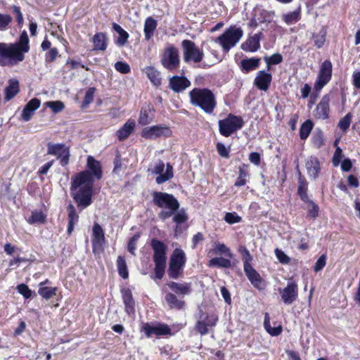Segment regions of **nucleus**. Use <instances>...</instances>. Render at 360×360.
<instances>
[{
    "label": "nucleus",
    "mask_w": 360,
    "mask_h": 360,
    "mask_svg": "<svg viewBox=\"0 0 360 360\" xmlns=\"http://www.w3.org/2000/svg\"><path fill=\"white\" fill-rule=\"evenodd\" d=\"M87 167L89 170L82 172L72 178L71 184L72 196L81 209L91 204L94 177L97 179L102 177L101 164L91 156L87 158Z\"/></svg>",
    "instance_id": "obj_1"
},
{
    "label": "nucleus",
    "mask_w": 360,
    "mask_h": 360,
    "mask_svg": "<svg viewBox=\"0 0 360 360\" xmlns=\"http://www.w3.org/2000/svg\"><path fill=\"white\" fill-rule=\"evenodd\" d=\"M30 51L29 38L26 31H23L18 42H0V65L14 66L25 59V53Z\"/></svg>",
    "instance_id": "obj_2"
},
{
    "label": "nucleus",
    "mask_w": 360,
    "mask_h": 360,
    "mask_svg": "<svg viewBox=\"0 0 360 360\" xmlns=\"http://www.w3.org/2000/svg\"><path fill=\"white\" fill-rule=\"evenodd\" d=\"M191 103L207 114H212L217 106L214 94L208 89L195 88L189 92Z\"/></svg>",
    "instance_id": "obj_3"
},
{
    "label": "nucleus",
    "mask_w": 360,
    "mask_h": 360,
    "mask_svg": "<svg viewBox=\"0 0 360 360\" xmlns=\"http://www.w3.org/2000/svg\"><path fill=\"white\" fill-rule=\"evenodd\" d=\"M153 201L155 205L162 209L158 214L162 220L172 217L179 207V203L176 198L167 193L154 192Z\"/></svg>",
    "instance_id": "obj_4"
},
{
    "label": "nucleus",
    "mask_w": 360,
    "mask_h": 360,
    "mask_svg": "<svg viewBox=\"0 0 360 360\" xmlns=\"http://www.w3.org/2000/svg\"><path fill=\"white\" fill-rule=\"evenodd\" d=\"M243 36V31L240 27L231 26L216 39L215 42L221 46L224 51L228 52L238 43Z\"/></svg>",
    "instance_id": "obj_5"
},
{
    "label": "nucleus",
    "mask_w": 360,
    "mask_h": 360,
    "mask_svg": "<svg viewBox=\"0 0 360 360\" xmlns=\"http://www.w3.org/2000/svg\"><path fill=\"white\" fill-rule=\"evenodd\" d=\"M243 124L240 117L229 114L226 118L219 121V130L222 136L228 137L240 129Z\"/></svg>",
    "instance_id": "obj_6"
},
{
    "label": "nucleus",
    "mask_w": 360,
    "mask_h": 360,
    "mask_svg": "<svg viewBox=\"0 0 360 360\" xmlns=\"http://www.w3.org/2000/svg\"><path fill=\"white\" fill-rule=\"evenodd\" d=\"M186 262L185 252L179 248H176L171 256L168 274L172 278H177L181 274Z\"/></svg>",
    "instance_id": "obj_7"
},
{
    "label": "nucleus",
    "mask_w": 360,
    "mask_h": 360,
    "mask_svg": "<svg viewBox=\"0 0 360 360\" xmlns=\"http://www.w3.org/2000/svg\"><path fill=\"white\" fill-rule=\"evenodd\" d=\"M160 63L169 70L176 69L180 63L178 49L172 44H167L161 56Z\"/></svg>",
    "instance_id": "obj_8"
},
{
    "label": "nucleus",
    "mask_w": 360,
    "mask_h": 360,
    "mask_svg": "<svg viewBox=\"0 0 360 360\" xmlns=\"http://www.w3.org/2000/svg\"><path fill=\"white\" fill-rule=\"evenodd\" d=\"M183 48L184 60L186 63H200L203 58V51L199 49L195 43L191 40L185 39L181 42Z\"/></svg>",
    "instance_id": "obj_9"
},
{
    "label": "nucleus",
    "mask_w": 360,
    "mask_h": 360,
    "mask_svg": "<svg viewBox=\"0 0 360 360\" xmlns=\"http://www.w3.org/2000/svg\"><path fill=\"white\" fill-rule=\"evenodd\" d=\"M333 65L329 60H324L320 67L314 88L316 91H320L331 79Z\"/></svg>",
    "instance_id": "obj_10"
},
{
    "label": "nucleus",
    "mask_w": 360,
    "mask_h": 360,
    "mask_svg": "<svg viewBox=\"0 0 360 360\" xmlns=\"http://www.w3.org/2000/svg\"><path fill=\"white\" fill-rule=\"evenodd\" d=\"M47 153L49 155L56 156L62 166H66L69 162L70 149L64 143H48Z\"/></svg>",
    "instance_id": "obj_11"
},
{
    "label": "nucleus",
    "mask_w": 360,
    "mask_h": 360,
    "mask_svg": "<svg viewBox=\"0 0 360 360\" xmlns=\"http://www.w3.org/2000/svg\"><path fill=\"white\" fill-rule=\"evenodd\" d=\"M165 170V164L162 161L159 160L155 162V165L148 169L153 174H158L155 179V181L158 184H163L173 177V167L169 163L167 164L166 170Z\"/></svg>",
    "instance_id": "obj_12"
},
{
    "label": "nucleus",
    "mask_w": 360,
    "mask_h": 360,
    "mask_svg": "<svg viewBox=\"0 0 360 360\" xmlns=\"http://www.w3.org/2000/svg\"><path fill=\"white\" fill-rule=\"evenodd\" d=\"M278 292L282 301L287 305L292 304L298 297L297 285L292 279L288 281L286 287L279 288Z\"/></svg>",
    "instance_id": "obj_13"
},
{
    "label": "nucleus",
    "mask_w": 360,
    "mask_h": 360,
    "mask_svg": "<svg viewBox=\"0 0 360 360\" xmlns=\"http://www.w3.org/2000/svg\"><path fill=\"white\" fill-rule=\"evenodd\" d=\"M172 134L170 129L167 127L155 125L143 129L141 136L147 139H155L162 136L169 137Z\"/></svg>",
    "instance_id": "obj_14"
},
{
    "label": "nucleus",
    "mask_w": 360,
    "mask_h": 360,
    "mask_svg": "<svg viewBox=\"0 0 360 360\" xmlns=\"http://www.w3.org/2000/svg\"><path fill=\"white\" fill-rule=\"evenodd\" d=\"M141 330L145 333L147 338H150L153 335L161 336L171 334L169 327L163 323L152 324L146 323L142 326Z\"/></svg>",
    "instance_id": "obj_15"
},
{
    "label": "nucleus",
    "mask_w": 360,
    "mask_h": 360,
    "mask_svg": "<svg viewBox=\"0 0 360 360\" xmlns=\"http://www.w3.org/2000/svg\"><path fill=\"white\" fill-rule=\"evenodd\" d=\"M272 75L265 70H259L254 79V84L261 91H266L271 84Z\"/></svg>",
    "instance_id": "obj_16"
},
{
    "label": "nucleus",
    "mask_w": 360,
    "mask_h": 360,
    "mask_svg": "<svg viewBox=\"0 0 360 360\" xmlns=\"http://www.w3.org/2000/svg\"><path fill=\"white\" fill-rule=\"evenodd\" d=\"M330 101V95H324L320 102L316 105L315 109L314 115L316 118L321 120H326L328 117L330 107L329 103Z\"/></svg>",
    "instance_id": "obj_17"
},
{
    "label": "nucleus",
    "mask_w": 360,
    "mask_h": 360,
    "mask_svg": "<svg viewBox=\"0 0 360 360\" xmlns=\"http://www.w3.org/2000/svg\"><path fill=\"white\" fill-rule=\"evenodd\" d=\"M169 87L176 93L184 91L190 86V81L185 77L173 76L169 79Z\"/></svg>",
    "instance_id": "obj_18"
},
{
    "label": "nucleus",
    "mask_w": 360,
    "mask_h": 360,
    "mask_svg": "<svg viewBox=\"0 0 360 360\" xmlns=\"http://www.w3.org/2000/svg\"><path fill=\"white\" fill-rule=\"evenodd\" d=\"M243 269L247 278L254 287L259 290L264 288V283L262 277L252 266L243 268Z\"/></svg>",
    "instance_id": "obj_19"
},
{
    "label": "nucleus",
    "mask_w": 360,
    "mask_h": 360,
    "mask_svg": "<svg viewBox=\"0 0 360 360\" xmlns=\"http://www.w3.org/2000/svg\"><path fill=\"white\" fill-rule=\"evenodd\" d=\"M262 32L255 34L250 37L241 44V49L247 52H255L260 48Z\"/></svg>",
    "instance_id": "obj_20"
},
{
    "label": "nucleus",
    "mask_w": 360,
    "mask_h": 360,
    "mask_svg": "<svg viewBox=\"0 0 360 360\" xmlns=\"http://www.w3.org/2000/svg\"><path fill=\"white\" fill-rule=\"evenodd\" d=\"M151 245L154 251V262H166V248L165 244L158 240L153 239Z\"/></svg>",
    "instance_id": "obj_21"
},
{
    "label": "nucleus",
    "mask_w": 360,
    "mask_h": 360,
    "mask_svg": "<svg viewBox=\"0 0 360 360\" xmlns=\"http://www.w3.org/2000/svg\"><path fill=\"white\" fill-rule=\"evenodd\" d=\"M307 174L313 179H316L319 176L321 170L320 162L317 158L311 156L305 163Z\"/></svg>",
    "instance_id": "obj_22"
},
{
    "label": "nucleus",
    "mask_w": 360,
    "mask_h": 360,
    "mask_svg": "<svg viewBox=\"0 0 360 360\" xmlns=\"http://www.w3.org/2000/svg\"><path fill=\"white\" fill-rule=\"evenodd\" d=\"M40 105L41 101L39 99L36 98L31 99L25 106L22 112V119L25 122L29 121L32 118L34 111L39 108Z\"/></svg>",
    "instance_id": "obj_23"
},
{
    "label": "nucleus",
    "mask_w": 360,
    "mask_h": 360,
    "mask_svg": "<svg viewBox=\"0 0 360 360\" xmlns=\"http://www.w3.org/2000/svg\"><path fill=\"white\" fill-rule=\"evenodd\" d=\"M167 285L174 292L179 295H188L191 292V283H181L172 281L168 283Z\"/></svg>",
    "instance_id": "obj_24"
},
{
    "label": "nucleus",
    "mask_w": 360,
    "mask_h": 360,
    "mask_svg": "<svg viewBox=\"0 0 360 360\" xmlns=\"http://www.w3.org/2000/svg\"><path fill=\"white\" fill-rule=\"evenodd\" d=\"M135 127V122L133 120H129L120 129L116 132V136L119 141H124L127 139L132 133Z\"/></svg>",
    "instance_id": "obj_25"
},
{
    "label": "nucleus",
    "mask_w": 360,
    "mask_h": 360,
    "mask_svg": "<svg viewBox=\"0 0 360 360\" xmlns=\"http://www.w3.org/2000/svg\"><path fill=\"white\" fill-rule=\"evenodd\" d=\"M260 58H245L240 61V68L243 72L248 73L257 69L259 67Z\"/></svg>",
    "instance_id": "obj_26"
},
{
    "label": "nucleus",
    "mask_w": 360,
    "mask_h": 360,
    "mask_svg": "<svg viewBox=\"0 0 360 360\" xmlns=\"http://www.w3.org/2000/svg\"><path fill=\"white\" fill-rule=\"evenodd\" d=\"M93 237L92 243L94 250L97 248H101L104 242L105 237L103 229L98 224H95L93 227Z\"/></svg>",
    "instance_id": "obj_27"
},
{
    "label": "nucleus",
    "mask_w": 360,
    "mask_h": 360,
    "mask_svg": "<svg viewBox=\"0 0 360 360\" xmlns=\"http://www.w3.org/2000/svg\"><path fill=\"white\" fill-rule=\"evenodd\" d=\"M91 41L94 44V50L105 51L107 48V38L105 33H96L93 37Z\"/></svg>",
    "instance_id": "obj_28"
},
{
    "label": "nucleus",
    "mask_w": 360,
    "mask_h": 360,
    "mask_svg": "<svg viewBox=\"0 0 360 360\" xmlns=\"http://www.w3.org/2000/svg\"><path fill=\"white\" fill-rule=\"evenodd\" d=\"M151 83L158 86L161 84L160 72L152 66L146 67L143 70Z\"/></svg>",
    "instance_id": "obj_29"
},
{
    "label": "nucleus",
    "mask_w": 360,
    "mask_h": 360,
    "mask_svg": "<svg viewBox=\"0 0 360 360\" xmlns=\"http://www.w3.org/2000/svg\"><path fill=\"white\" fill-rule=\"evenodd\" d=\"M19 92V82L15 79L8 81V85L5 89V99L10 101Z\"/></svg>",
    "instance_id": "obj_30"
},
{
    "label": "nucleus",
    "mask_w": 360,
    "mask_h": 360,
    "mask_svg": "<svg viewBox=\"0 0 360 360\" xmlns=\"http://www.w3.org/2000/svg\"><path fill=\"white\" fill-rule=\"evenodd\" d=\"M122 299L125 305V309L127 314L134 313V302L132 297V293L128 288L122 290Z\"/></svg>",
    "instance_id": "obj_31"
},
{
    "label": "nucleus",
    "mask_w": 360,
    "mask_h": 360,
    "mask_svg": "<svg viewBox=\"0 0 360 360\" xmlns=\"http://www.w3.org/2000/svg\"><path fill=\"white\" fill-rule=\"evenodd\" d=\"M157 21L152 17H148L144 23V34L147 41L150 40L153 36V32L157 27Z\"/></svg>",
    "instance_id": "obj_32"
},
{
    "label": "nucleus",
    "mask_w": 360,
    "mask_h": 360,
    "mask_svg": "<svg viewBox=\"0 0 360 360\" xmlns=\"http://www.w3.org/2000/svg\"><path fill=\"white\" fill-rule=\"evenodd\" d=\"M113 30L119 34V37L116 39L115 43L119 46H124L129 38V34L118 24L112 23Z\"/></svg>",
    "instance_id": "obj_33"
},
{
    "label": "nucleus",
    "mask_w": 360,
    "mask_h": 360,
    "mask_svg": "<svg viewBox=\"0 0 360 360\" xmlns=\"http://www.w3.org/2000/svg\"><path fill=\"white\" fill-rule=\"evenodd\" d=\"M165 300L170 308L182 309L185 302L179 299L174 294L168 292L165 295Z\"/></svg>",
    "instance_id": "obj_34"
},
{
    "label": "nucleus",
    "mask_w": 360,
    "mask_h": 360,
    "mask_svg": "<svg viewBox=\"0 0 360 360\" xmlns=\"http://www.w3.org/2000/svg\"><path fill=\"white\" fill-rule=\"evenodd\" d=\"M208 266L210 267L229 268L231 266V262L226 258L214 257L210 260Z\"/></svg>",
    "instance_id": "obj_35"
},
{
    "label": "nucleus",
    "mask_w": 360,
    "mask_h": 360,
    "mask_svg": "<svg viewBox=\"0 0 360 360\" xmlns=\"http://www.w3.org/2000/svg\"><path fill=\"white\" fill-rule=\"evenodd\" d=\"M152 110L153 108L148 105L147 108H145L141 110L139 117V124L146 125L153 120V116L150 115Z\"/></svg>",
    "instance_id": "obj_36"
},
{
    "label": "nucleus",
    "mask_w": 360,
    "mask_h": 360,
    "mask_svg": "<svg viewBox=\"0 0 360 360\" xmlns=\"http://www.w3.org/2000/svg\"><path fill=\"white\" fill-rule=\"evenodd\" d=\"M117 266L119 275L124 279L129 276L126 261L124 257L119 256L117 259Z\"/></svg>",
    "instance_id": "obj_37"
},
{
    "label": "nucleus",
    "mask_w": 360,
    "mask_h": 360,
    "mask_svg": "<svg viewBox=\"0 0 360 360\" xmlns=\"http://www.w3.org/2000/svg\"><path fill=\"white\" fill-rule=\"evenodd\" d=\"M313 122L307 120L300 127V137L302 140H305L308 138L313 129Z\"/></svg>",
    "instance_id": "obj_38"
},
{
    "label": "nucleus",
    "mask_w": 360,
    "mask_h": 360,
    "mask_svg": "<svg viewBox=\"0 0 360 360\" xmlns=\"http://www.w3.org/2000/svg\"><path fill=\"white\" fill-rule=\"evenodd\" d=\"M300 19V9L283 15V20L287 25L296 23Z\"/></svg>",
    "instance_id": "obj_39"
},
{
    "label": "nucleus",
    "mask_w": 360,
    "mask_h": 360,
    "mask_svg": "<svg viewBox=\"0 0 360 360\" xmlns=\"http://www.w3.org/2000/svg\"><path fill=\"white\" fill-rule=\"evenodd\" d=\"M264 326L267 333H269L272 336H277L282 332V327L281 326L276 327L271 326L270 321L267 314L265 316Z\"/></svg>",
    "instance_id": "obj_40"
},
{
    "label": "nucleus",
    "mask_w": 360,
    "mask_h": 360,
    "mask_svg": "<svg viewBox=\"0 0 360 360\" xmlns=\"http://www.w3.org/2000/svg\"><path fill=\"white\" fill-rule=\"evenodd\" d=\"M57 288L51 287H39L38 293L45 300H49L54 295H56Z\"/></svg>",
    "instance_id": "obj_41"
},
{
    "label": "nucleus",
    "mask_w": 360,
    "mask_h": 360,
    "mask_svg": "<svg viewBox=\"0 0 360 360\" xmlns=\"http://www.w3.org/2000/svg\"><path fill=\"white\" fill-rule=\"evenodd\" d=\"M238 251L242 255L243 268L252 266L250 262L252 260V257L251 256L249 250L245 246H241L239 248Z\"/></svg>",
    "instance_id": "obj_42"
},
{
    "label": "nucleus",
    "mask_w": 360,
    "mask_h": 360,
    "mask_svg": "<svg viewBox=\"0 0 360 360\" xmlns=\"http://www.w3.org/2000/svg\"><path fill=\"white\" fill-rule=\"evenodd\" d=\"M46 221V217L41 212H32L31 216L27 219L30 224H43Z\"/></svg>",
    "instance_id": "obj_43"
},
{
    "label": "nucleus",
    "mask_w": 360,
    "mask_h": 360,
    "mask_svg": "<svg viewBox=\"0 0 360 360\" xmlns=\"http://www.w3.org/2000/svg\"><path fill=\"white\" fill-rule=\"evenodd\" d=\"M96 92V89L94 87L89 88L85 94V96L82 105V108L87 107L90 103H91L94 101V94Z\"/></svg>",
    "instance_id": "obj_44"
},
{
    "label": "nucleus",
    "mask_w": 360,
    "mask_h": 360,
    "mask_svg": "<svg viewBox=\"0 0 360 360\" xmlns=\"http://www.w3.org/2000/svg\"><path fill=\"white\" fill-rule=\"evenodd\" d=\"M214 251L216 253L224 255L225 256H227L230 258L233 257V254L231 253L230 249L224 243H215Z\"/></svg>",
    "instance_id": "obj_45"
},
{
    "label": "nucleus",
    "mask_w": 360,
    "mask_h": 360,
    "mask_svg": "<svg viewBox=\"0 0 360 360\" xmlns=\"http://www.w3.org/2000/svg\"><path fill=\"white\" fill-rule=\"evenodd\" d=\"M306 203L307 204V209L308 211V213H307L308 216L313 219L316 218L318 217V214H319L318 205L310 200H308L307 202H306Z\"/></svg>",
    "instance_id": "obj_46"
},
{
    "label": "nucleus",
    "mask_w": 360,
    "mask_h": 360,
    "mask_svg": "<svg viewBox=\"0 0 360 360\" xmlns=\"http://www.w3.org/2000/svg\"><path fill=\"white\" fill-rule=\"evenodd\" d=\"M266 65L271 66L272 65H278L283 61V56L280 53H274L271 56H266L264 58Z\"/></svg>",
    "instance_id": "obj_47"
},
{
    "label": "nucleus",
    "mask_w": 360,
    "mask_h": 360,
    "mask_svg": "<svg viewBox=\"0 0 360 360\" xmlns=\"http://www.w3.org/2000/svg\"><path fill=\"white\" fill-rule=\"evenodd\" d=\"M326 32L325 30H321L319 33L314 35V41L315 46L320 49L321 48L326 41Z\"/></svg>",
    "instance_id": "obj_48"
},
{
    "label": "nucleus",
    "mask_w": 360,
    "mask_h": 360,
    "mask_svg": "<svg viewBox=\"0 0 360 360\" xmlns=\"http://www.w3.org/2000/svg\"><path fill=\"white\" fill-rule=\"evenodd\" d=\"M352 115L347 113L338 122V127L343 131H346L350 126Z\"/></svg>",
    "instance_id": "obj_49"
},
{
    "label": "nucleus",
    "mask_w": 360,
    "mask_h": 360,
    "mask_svg": "<svg viewBox=\"0 0 360 360\" xmlns=\"http://www.w3.org/2000/svg\"><path fill=\"white\" fill-rule=\"evenodd\" d=\"M46 105L50 108L54 113L60 112L65 108L64 103L60 101L46 102Z\"/></svg>",
    "instance_id": "obj_50"
},
{
    "label": "nucleus",
    "mask_w": 360,
    "mask_h": 360,
    "mask_svg": "<svg viewBox=\"0 0 360 360\" xmlns=\"http://www.w3.org/2000/svg\"><path fill=\"white\" fill-rule=\"evenodd\" d=\"M155 277L158 279H161L165 274V269L166 266V262H155Z\"/></svg>",
    "instance_id": "obj_51"
},
{
    "label": "nucleus",
    "mask_w": 360,
    "mask_h": 360,
    "mask_svg": "<svg viewBox=\"0 0 360 360\" xmlns=\"http://www.w3.org/2000/svg\"><path fill=\"white\" fill-rule=\"evenodd\" d=\"M241 219V217L236 212H227L224 217L225 221L229 224L238 223Z\"/></svg>",
    "instance_id": "obj_52"
},
{
    "label": "nucleus",
    "mask_w": 360,
    "mask_h": 360,
    "mask_svg": "<svg viewBox=\"0 0 360 360\" xmlns=\"http://www.w3.org/2000/svg\"><path fill=\"white\" fill-rule=\"evenodd\" d=\"M115 69L122 74H127L131 71V68L129 64L122 61L115 63Z\"/></svg>",
    "instance_id": "obj_53"
},
{
    "label": "nucleus",
    "mask_w": 360,
    "mask_h": 360,
    "mask_svg": "<svg viewBox=\"0 0 360 360\" xmlns=\"http://www.w3.org/2000/svg\"><path fill=\"white\" fill-rule=\"evenodd\" d=\"M275 255L278 260L284 264H287L290 262V257L281 250L276 248L275 250Z\"/></svg>",
    "instance_id": "obj_54"
},
{
    "label": "nucleus",
    "mask_w": 360,
    "mask_h": 360,
    "mask_svg": "<svg viewBox=\"0 0 360 360\" xmlns=\"http://www.w3.org/2000/svg\"><path fill=\"white\" fill-rule=\"evenodd\" d=\"M139 239V235L136 234L130 238V240L128 243L127 249H128L129 252L133 255H135V250L136 249V244H137Z\"/></svg>",
    "instance_id": "obj_55"
},
{
    "label": "nucleus",
    "mask_w": 360,
    "mask_h": 360,
    "mask_svg": "<svg viewBox=\"0 0 360 360\" xmlns=\"http://www.w3.org/2000/svg\"><path fill=\"white\" fill-rule=\"evenodd\" d=\"M11 21L12 18L11 15L0 13V30H5Z\"/></svg>",
    "instance_id": "obj_56"
},
{
    "label": "nucleus",
    "mask_w": 360,
    "mask_h": 360,
    "mask_svg": "<svg viewBox=\"0 0 360 360\" xmlns=\"http://www.w3.org/2000/svg\"><path fill=\"white\" fill-rule=\"evenodd\" d=\"M248 176L247 172L243 169L242 168H240L239 169V175L237 178L234 185L236 186H244L246 184V177Z\"/></svg>",
    "instance_id": "obj_57"
},
{
    "label": "nucleus",
    "mask_w": 360,
    "mask_h": 360,
    "mask_svg": "<svg viewBox=\"0 0 360 360\" xmlns=\"http://www.w3.org/2000/svg\"><path fill=\"white\" fill-rule=\"evenodd\" d=\"M216 148H217V150L220 156H221L222 158H229V153H230L229 148H226L225 146V145L222 143H217Z\"/></svg>",
    "instance_id": "obj_58"
},
{
    "label": "nucleus",
    "mask_w": 360,
    "mask_h": 360,
    "mask_svg": "<svg viewBox=\"0 0 360 360\" xmlns=\"http://www.w3.org/2000/svg\"><path fill=\"white\" fill-rule=\"evenodd\" d=\"M17 289L18 292L26 299L30 298L32 296V291L25 284L18 285Z\"/></svg>",
    "instance_id": "obj_59"
},
{
    "label": "nucleus",
    "mask_w": 360,
    "mask_h": 360,
    "mask_svg": "<svg viewBox=\"0 0 360 360\" xmlns=\"http://www.w3.org/2000/svg\"><path fill=\"white\" fill-rule=\"evenodd\" d=\"M68 221L77 223L79 216L76 213L74 206L72 205H68Z\"/></svg>",
    "instance_id": "obj_60"
},
{
    "label": "nucleus",
    "mask_w": 360,
    "mask_h": 360,
    "mask_svg": "<svg viewBox=\"0 0 360 360\" xmlns=\"http://www.w3.org/2000/svg\"><path fill=\"white\" fill-rule=\"evenodd\" d=\"M342 158V151L340 147H337L333 157V165L334 167H338Z\"/></svg>",
    "instance_id": "obj_61"
},
{
    "label": "nucleus",
    "mask_w": 360,
    "mask_h": 360,
    "mask_svg": "<svg viewBox=\"0 0 360 360\" xmlns=\"http://www.w3.org/2000/svg\"><path fill=\"white\" fill-rule=\"evenodd\" d=\"M326 264V256L325 255H322L315 263L314 270L316 272L321 271Z\"/></svg>",
    "instance_id": "obj_62"
},
{
    "label": "nucleus",
    "mask_w": 360,
    "mask_h": 360,
    "mask_svg": "<svg viewBox=\"0 0 360 360\" xmlns=\"http://www.w3.org/2000/svg\"><path fill=\"white\" fill-rule=\"evenodd\" d=\"M173 220L177 224H181L186 221L187 217L184 210H179L177 212H174Z\"/></svg>",
    "instance_id": "obj_63"
},
{
    "label": "nucleus",
    "mask_w": 360,
    "mask_h": 360,
    "mask_svg": "<svg viewBox=\"0 0 360 360\" xmlns=\"http://www.w3.org/2000/svg\"><path fill=\"white\" fill-rule=\"evenodd\" d=\"M201 319L202 321H205V323L208 327L214 326L218 321V317L215 314L207 315L205 319H202V317Z\"/></svg>",
    "instance_id": "obj_64"
}]
</instances>
